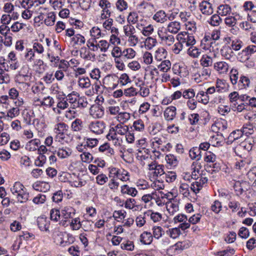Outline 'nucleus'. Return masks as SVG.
Instances as JSON below:
<instances>
[{
    "label": "nucleus",
    "mask_w": 256,
    "mask_h": 256,
    "mask_svg": "<svg viewBox=\"0 0 256 256\" xmlns=\"http://www.w3.org/2000/svg\"><path fill=\"white\" fill-rule=\"evenodd\" d=\"M80 94L78 92L72 91L71 93L68 94L66 97H64L68 104H71L72 108H76L78 106V98Z\"/></svg>",
    "instance_id": "obj_15"
},
{
    "label": "nucleus",
    "mask_w": 256,
    "mask_h": 256,
    "mask_svg": "<svg viewBox=\"0 0 256 256\" xmlns=\"http://www.w3.org/2000/svg\"><path fill=\"white\" fill-rule=\"evenodd\" d=\"M136 52L131 48H125L122 50V58L124 62L134 58L136 56Z\"/></svg>",
    "instance_id": "obj_22"
},
{
    "label": "nucleus",
    "mask_w": 256,
    "mask_h": 256,
    "mask_svg": "<svg viewBox=\"0 0 256 256\" xmlns=\"http://www.w3.org/2000/svg\"><path fill=\"white\" fill-rule=\"evenodd\" d=\"M176 115V108L171 106L168 107L164 112V117L168 121L174 120Z\"/></svg>",
    "instance_id": "obj_23"
},
{
    "label": "nucleus",
    "mask_w": 256,
    "mask_h": 256,
    "mask_svg": "<svg viewBox=\"0 0 256 256\" xmlns=\"http://www.w3.org/2000/svg\"><path fill=\"white\" fill-rule=\"evenodd\" d=\"M240 78L239 72L237 68L233 67L230 72V79L232 84L236 86Z\"/></svg>",
    "instance_id": "obj_24"
},
{
    "label": "nucleus",
    "mask_w": 256,
    "mask_h": 256,
    "mask_svg": "<svg viewBox=\"0 0 256 256\" xmlns=\"http://www.w3.org/2000/svg\"><path fill=\"white\" fill-rule=\"evenodd\" d=\"M254 127L253 126V124H246L243 126L242 128L241 129L244 134H252L254 133Z\"/></svg>",
    "instance_id": "obj_63"
},
{
    "label": "nucleus",
    "mask_w": 256,
    "mask_h": 256,
    "mask_svg": "<svg viewBox=\"0 0 256 256\" xmlns=\"http://www.w3.org/2000/svg\"><path fill=\"white\" fill-rule=\"evenodd\" d=\"M70 42L74 46H80L86 42V39L83 36L80 34H76L71 38Z\"/></svg>",
    "instance_id": "obj_33"
},
{
    "label": "nucleus",
    "mask_w": 256,
    "mask_h": 256,
    "mask_svg": "<svg viewBox=\"0 0 256 256\" xmlns=\"http://www.w3.org/2000/svg\"><path fill=\"white\" fill-rule=\"evenodd\" d=\"M153 238L158 240L164 234L163 228L159 226H154L152 228Z\"/></svg>",
    "instance_id": "obj_57"
},
{
    "label": "nucleus",
    "mask_w": 256,
    "mask_h": 256,
    "mask_svg": "<svg viewBox=\"0 0 256 256\" xmlns=\"http://www.w3.org/2000/svg\"><path fill=\"white\" fill-rule=\"evenodd\" d=\"M194 181L192 183L190 188L196 194L206 184L208 179L204 175L197 178L194 176Z\"/></svg>",
    "instance_id": "obj_4"
},
{
    "label": "nucleus",
    "mask_w": 256,
    "mask_h": 256,
    "mask_svg": "<svg viewBox=\"0 0 256 256\" xmlns=\"http://www.w3.org/2000/svg\"><path fill=\"white\" fill-rule=\"evenodd\" d=\"M72 150L68 147L59 148L57 152V155L61 158H65L72 154Z\"/></svg>",
    "instance_id": "obj_34"
},
{
    "label": "nucleus",
    "mask_w": 256,
    "mask_h": 256,
    "mask_svg": "<svg viewBox=\"0 0 256 256\" xmlns=\"http://www.w3.org/2000/svg\"><path fill=\"white\" fill-rule=\"evenodd\" d=\"M144 46L147 50H150L154 47L157 44L156 38L148 36L145 40Z\"/></svg>",
    "instance_id": "obj_52"
},
{
    "label": "nucleus",
    "mask_w": 256,
    "mask_h": 256,
    "mask_svg": "<svg viewBox=\"0 0 256 256\" xmlns=\"http://www.w3.org/2000/svg\"><path fill=\"white\" fill-rule=\"evenodd\" d=\"M116 132L118 135L124 136L128 132V126L124 125V124H118L114 126Z\"/></svg>",
    "instance_id": "obj_43"
},
{
    "label": "nucleus",
    "mask_w": 256,
    "mask_h": 256,
    "mask_svg": "<svg viewBox=\"0 0 256 256\" xmlns=\"http://www.w3.org/2000/svg\"><path fill=\"white\" fill-rule=\"evenodd\" d=\"M140 241L144 244H150L153 240V236L150 232H144L140 236Z\"/></svg>",
    "instance_id": "obj_29"
},
{
    "label": "nucleus",
    "mask_w": 256,
    "mask_h": 256,
    "mask_svg": "<svg viewBox=\"0 0 256 256\" xmlns=\"http://www.w3.org/2000/svg\"><path fill=\"white\" fill-rule=\"evenodd\" d=\"M69 224L72 230H78L82 227V224L79 217L72 218Z\"/></svg>",
    "instance_id": "obj_37"
},
{
    "label": "nucleus",
    "mask_w": 256,
    "mask_h": 256,
    "mask_svg": "<svg viewBox=\"0 0 256 256\" xmlns=\"http://www.w3.org/2000/svg\"><path fill=\"white\" fill-rule=\"evenodd\" d=\"M104 108L100 105H92L90 109V114L94 118H100L104 115Z\"/></svg>",
    "instance_id": "obj_11"
},
{
    "label": "nucleus",
    "mask_w": 256,
    "mask_h": 256,
    "mask_svg": "<svg viewBox=\"0 0 256 256\" xmlns=\"http://www.w3.org/2000/svg\"><path fill=\"white\" fill-rule=\"evenodd\" d=\"M165 160L167 164L173 167L176 166L178 164V158L172 154H167L165 157Z\"/></svg>",
    "instance_id": "obj_45"
},
{
    "label": "nucleus",
    "mask_w": 256,
    "mask_h": 256,
    "mask_svg": "<svg viewBox=\"0 0 256 256\" xmlns=\"http://www.w3.org/2000/svg\"><path fill=\"white\" fill-rule=\"evenodd\" d=\"M158 34L162 44L166 46H172L174 44L175 40L174 36L168 34L162 28L158 30Z\"/></svg>",
    "instance_id": "obj_6"
},
{
    "label": "nucleus",
    "mask_w": 256,
    "mask_h": 256,
    "mask_svg": "<svg viewBox=\"0 0 256 256\" xmlns=\"http://www.w3.org/2000/svg\"><path fill=\"white\" fill-rule=\"evenodd\" d=\"M10 81V75L6 71L0 70V84H8Z\"/></svg>",
    "instance_id": "obj_64"
},
{
    "label": "nucleus",
    "mask_w": 256,
    "mask_h": 256,
    "mask_svg": "<svg viewBox=\"0 0 256 256\" xmlns=\"http://www.w3.org/2000/svg\"><path fill=\"white\" fill-rule=\"evenodd\" d=\"M180 228H179V227L170 228L166 230V234L168 236L173 239L176 238L181 234Z\"/></svg>",
    "instance_id": "obj_51"
},
{
    "label": "nucleus",
    "mask_w": 256,
    "mask_h": 256,
    "mask_svg": "<svg viewBox=\"0 0 256 256\" xmlns=\"http://www.w3.org/2000/svg\"><path fill=\"white\" fill-rule=\"evenodd\" d=\"M20 108L14 106L12 108H10L7 111V116L9 117L10 120H12L18 116L20 114Z\"/></svg>",
    "instance_id": "obj_59"
},
{
    "label": "nucleus",
    "mask_w": 256,
    "mask_h": 256,
    "mask_svg": "<svg viewBox=\"0 0 256 256\" xmlns=\"http://www.w3.org/2000/svg\"><path fill=\"white\" fill-rule=\"evenodd\" d=\"M130 118V114L127 112H120L116 116V120L119 124H124L128 122Z\"/></svg>",
    "instance_id": "obj_39"
},
{
    "label": "nucleus",
    "mask_w": 256,
    "mask_h": 256,
    "mask_svg": "<svg viewBox=\"0 0 256 256\" xmlns=\"http://www.w3.org/2000/svg\"><path fill=\"white\" fill-rule=\"evenodd\" d=\"M60 213L63 219L72 218L76 214V210L72 206H66L62 208Z\"/></svg>",
    "instance_id": "obj_14"
},
{
    "label": "nucleus",
    "mask_w": 256,
    "mask_h": 256,
    "mask_svg": "<svg viewBox=\"0 0 256 256\" xmlns=\"http://www.w3.org/2000/svg\"><path fill=\"white\" fill-rule=\"evenodd\" d=\"M181 24L179 22L173 21L169 22L164 31L172 34H177L180 30Z\"/></svg>",
    "instance_id": "obj_16"
},
{
    "label": "nucleus",
    "mask_w": 256,
    "mask_h": 256,
    "mask_svg": "<svg viewBox=\"0 0 256 256\" xmlns=\"http://www.w3.org/2000/svg\"><path fill=\"white\" fill-rule=\"evenodd\" d=\"M171 68V62L169 60H162L158 66V68L162 72H168Z\"/></svg>",
    "instance_id": "obj_44"
},
{
    "label": "nucleus",
    "mask_w": 256,
    "mask_h": 256,
    "mask_svg": "<svg viewBox=\"0 0 256 256\" xmlns=\"http://www.w3.org/2000/svg\"><path fill=\"white\" fill-rule=\"evenodd\" d=\"M104 87L108 90H114L119 84L118 77L114 74H108L103 80Z\"/></svg>",
    "instance_id": "obj_3"
},
{
    "label": "nucleus",
    "mask_w": 256,
    "mask_h": 256,
    "mask_svg": "<svg viewBox=\"0 0 256 256\" xmlns=\"http://www.w3.org/2000/svg\"><path fill=\"white\" fill-rule=\"evenodd\" d=\"M90 34L92 38L91 39H94V40L100 38L102 36L101 30L98 27L96 26L90 30Z\"/></svg>",
    "instance_id": "obj_61"
},
{
    "label": "nucleus",
    "mask_w": 256,
    "mask_h": 256,
    "mask_svg": "<svg viewBox=\"0 0 256 256\" xmlns=\"http://www.w3.org/2000/svg\"><path fill=\"white\" fill-rule=\"evenodd\" d=\"M78 86L82 88H88L91 85L90 80L88 77H82L78 78Z\"/></svg>",
    "instance_id": "obj_46"
},
{
    "label": "nucleus",
    "mask_w": 256,
    "mask_h": 256,
    "mask_svg": "<svg viewBox=\"0 0 256 256\" xmlns=\"http://www.w3.org/2000/svg\"><path fill=\"white\" fill-rule=\"evenodd\" d=\"M218 13L221 16H227L232 13V8L228 4H221L218 8Z\"/></svg>",
    "instance_id": "obj_31"
},
{
    "label": "nucleus",
    "mask_w": 256,
    "mask_h": 256,
    "mask_svg": "<svg viewBox=\"0 0 256 256\" xmlns=\"http://www.w3.org/2000/svg\"><path fill=\"white\" fill-rule=\"evenodd\" d=\"M167 56V52L162 47L158 48L154 52V57L157 60H162Z\"/></svg>",
    "instance_id": "obj_41"
},
{
    "label": "nucleus",
    "mask_w": 256,
    "mask_h": 256,
    "mask_svg": "<svg viewBox=\"0 0 256 256\" xmlns=\"http://www.w3.org/2000/svg\"><path fill=\"white\" fill-rule=\"evenodd\" d=\"M250 84L251 82L250 78L246 76L241 74L236 86L238 90H244L250 88Z\"/></svg>",
    "instance_id": "obj_12"
},
{
    "label": "nucleus",
    "mask_w": 256,
    "mask_h": 256,
    "mask_svg": "<svg viewBox=\"0 0 256 256\" xmlns=\"http://www.w3.org/2000/svg\"><path fill=\"white\" fill-rule=\"evenodd\" d=\"M120 192L123 194H127L132 197H135L138 193L136 188L128 184H124L121 186Z\"/></svg>",
    "instance_id": "obj_21"
},
{
    "label": "nucleus",
    "mask_w": 256,
    "mask_h": 256,
    "mask_svg": "<svg viewBox=\"0 0 256 256\" xmlns=\"http://www.w3.org/2000/svg\"><path fill=\"white\" fill-rule=\"evenodd\" d=\"M230 66L225 61H218L214 63V70L220 74H226L229 70Z\"/></svg>",
    "instance_id": "obj_9"
},
{
    "label": "nucleus",
    "mask_w": 256,
    "mask_h": 256,
    "mask_svg": "<svg viewBox=\"0 0 256 256\" xmlns=\"http://www.w3.org/2000/svg\"><path fill=\"white\" fill-rule=\"evenodd\" d=\"M187 54L193 58H198L201 54V50L196 46H192L188 48Z\"/></svg>",
    "instance_id": "obj_50"
},
{
    "label": "nucleus",
    "mask_w": 256,
    "mask_h": 256,
    "mask_svg": "<svg viewBox=\"0 0 256 256\" xmlns=\"http://www.w3.org/2000/svg\"><path fill=\"white\" fill-rule=\"evenodd\" d=\"M228 127L227 122L224 120L218 121L212 126V130L216 133L223 134L222 132L226 130Z\"/></svg>",
    "instance_id": "obj_13"
},
{
    "label": "nucleus",
    "mask_w": 256,
    "mask_h": 256,
    "mask_svg": "<svg viewBox=\"0 0 256 256\" xmlns=\"http://www.w3.org/2000/svg\"><path fill=\"white\" fill-rule=\"evenodd\" d=\"M38 226L42 231H48L50 226V222L46 218L38 217L37 219Z\"/></svg>",
    "instance_id": "obj_26"
},
{
    "label": "nucleus",
    "mask_w": 256,
    "mask_h": 256,
    "mask_svg": "<svg viewBox=\"0 0 256 256\" xmlns=\"http://www.w3.org/2000/svg\"><path fill=\"white\" fill-rule=\"evenodd\" d=\"M196 96L195 91L192 88L185 89L182 90V97L185 99L192 100Z\"/></svg>",
    "instance_id": "obj_53"
},
{
    "label": "nucleus",
    "mask_w": 256,
    "mask_h": 256,
    "mask_svg": "<svg viewBox=\"0 0 256 256\" xmlns=\"http://www.w3.org/2000/svg\"><path fill=\"white\" fill-rule=\"evenodd\" d=\"M196 98L198 102L206 104L209 102V96L206 92L203 90L199 91L196 96Z\"/></svg>",
    "instance_id": "obj_32"
},
{
    "label": "nucleus",
    "mask_w": 256,
    "mask_h": 256,
    "mask_svg": "<svg viewBox=\"0 0 256 256\" xmlns=\"http://www.w3.org/2000/svg\"><path fill=\"white\" fill-rule=\"evenodd\" d=\"M16 196L18 200L20 203L27 202L30 197L29 193L27 192V190L25 187L22 188Z\"/></svg>",
    "instance_id": "obj_30"
},
{
    "label": "nucleus",
    "mask_w": 256,
    "mask_h": 256,
    "mask_svg": "<svg viewBox=\"0 0 256 256\" xmlns=\"http://www.w3.org/2000/svg\"><path fill=\"white\" fill-rule=\"evenodd\" d=\"M177 40L180 42L182 44H186L187 46H194L196 41L193 36L190 35L186 32H180L177 35Z\"/></svg>",
    "instance_id": "obj_7"
},
{
    "label": "nucleus",
    "mask_w": 256,
    "mask_h": 256,
    "mask_svg": "<svg viewBox=\"0 0 256 256\" xmlns=\"http://www.w3.org/2000/svg\"><path fill=\"white\" fill-rule=\"evenodd\" d=\"M68 126L64 122H60L54 126V130L57 134L63 135L68 130Z\"/></svg>",
    "instance_id": "obj_35"
},
{
    "label": "nucleus",
    "mask_w": 256,
    "mask_h": 256,
    "mask_svg": "<svg viewBox=\"0 0 256 256\" xmlns=\"http://www.w3.org/2000/svg\"><path fill=\"white\" fill-rule=\"evenodd\" d=\"M189 155L192 159H196V160H198L201 158V151L200 148L194 147L190 150Z\"/></svg>",
    "instance_id": "obj_47"
},
{
    "label": "nucleus",
    "mask_w": 256,
    "mask_h": 256,
    "mask_svg": "<svg viewBox=\"0 0 256 256\" xmlns=\"http://www.w3.org/2000/svg\"><path fill=\"white\" fill-rule=\"evenodd\" d=\"M50 219L54 222L60 221L62 218L60 210L53 208L50 212Z\"/></svg>",
    "instance_id": "obj_60"
},
{
    "label": "nucleus",
    "mask_w": 256,
    "mask_h": 256,
    "mask_svg": "<svg viewBox=\"0 0 256 256\" xmlns=\"http://www.w3.org/2000/svg\"><path fill=\"white\" fill-rule=\"evenodd\" d=\"M56 21V14L53 12H48L44 20V24L47 26H52Z\"/></svg>",
    "instance_id": "obj_54"
},
{
    "label": "nucleus",
    "mask_w": 256,
    "mask_h": 256,
    "mask_svg": "<svg viewBox=\"0 0 256 256\" xmlns=\"http://www.w3.org/2000/svg\"><path fill=\"white\" fill-rule=\"evenodd\" d=\"M40 144V141L39 139H33L26 143V148L28 151L34 152L38 150Z\"/></svg>",
    "instance_id": "obj_25"
},
{
    "label": "nucleus",
    "mask_w": 256,
    "mask_h": 256,
    "mask_svg": "<svg viewBox=\"0 0 256 256\" xmlns=\"http://www.w3.org/2000/svg\"><path fill=\"white\" fill-rule=\"evenodd\" d=\"M179 192L184 197L188 198L190 196V186L185 182H182L179 187Z\"/></svg>",
    "instance_id": "obj_40"
},
{
    "label": "nucleus",
    "mask_w": 256,
    "mask_h": 256,
    "mask_svg": "<svg viewBox=\"0 0 256 256\" xmlns=\"http://www.w3.org/2000/svg\"><path fill=\"white\" fill-rule=\"evenodd\" d=\"M69 104L66 100L65 98H59L56 104V108H54L52 110L54 112L58 114L62 113L61 110H64L68 108Z\"/></svg>",
    "instance_id": "obj_17"
},
{
    "label": "nucleus",
    "mask_w": 256,
    "mask_h": 256,
    "mask_svg": "<svg viewBox=\"0 0 256 256\" xmlns=\"http://www.w3.org/2000/svg\"><path fill=\"white\" fill-rule=\"evenodd\" d=\"M98 150L100 152H105L108 156H111L114 153V149L111 148L108 143H104L100 146Z\"/></svg>",
    "instance_id": "obj_42"
},
{
    "label": "nucleus",
    "mask_w": 256,
    "mask_h": 256,
    "mask_svg": "<svg viewBox=\"0 0 256 256\" xmlns=\"http://www.w3.org/2000/svg\"><path fill=\"white\" fill-rule=\"evenodd\" d=\"M198 8L203 14L206 16H210L214 12L212 4L206 0H202L199 3Z\"/></svg>",
    "instance_id": "obj_8"
},
{
    "label": "nucleus",
    "mask_w": 256,
    "mask_h": 256,
    "mask_svg": "<svg viewBox=\"0 0 256 256\" xmlns=\"http://www.w3.org/2000/svg\"><path fill=\"white\" fill-rule=\"evenodd\" d=\"M224 137L223 134H219L217 133L216 135L212 136L210 138V142L212 146L215 147L222 146L224 143Z\"/></svg>",
    "instance_id": "obj_20"
},
{
    "label": "nucleus",
    "mask_w": 256,
    "mask_h": 256,
    "mask_svg": "<svg viewBox=\"0 0 256 256\" xmlns=\"http://www.w3.org/2000/svg\"><path fill=\"white\" fill-rule=\"evenodd\" d=\"M152 18L157 22L162 24L167 20L166 14L164 10H160L154 14Z\"/></svg>",
    "instance_id": "obj_28"
},
{
    "label": "nucleus",
    "mask_w": 256,
    "mask_h": 256,
    "mask_svg": "<svg viewBox=\"0 0 256 256\" xmlns=\"http://www.w3.org/2000/svg\"><path fill=\"white\" fill-rule=\"evenodd\" d=\"M143 158L146 161L144 162V164H147L148 170L151 171V174H152L158 164L155 161L152 160L151 156H144Z\"/></svg>",
    "instance_id": "obj_27"
},
{
    "label": "nucleus",
    "mask_w": 256,
    "mask_h": 256,
    "mask_svg": "<svg viewBox=\"0 0 256 256\" xmlns=\"http://www.w3.org/2000/svg\"><path fill=\"white\" fill-rule=\"evenodd\" d=\"M174 223L181 222L178 227L183 230L190 227V224L188 222V218L184 214H179L177 215L174 218Z\"/></svg>",
    "instance_id": "obj_10"
},
{
    "label": "nucleus",
    "mask_w": 256,
    "mask_h": 256,
    "mask_svg": "<svg viewBox=\"0 0 256 256\" xmlns=\"http://www.w3.org/2000/svg\"><path fill=\"white\" fill-rule=\"evenodd\" d=\"M200 64L203 67H208L212 65V58L208 55H204L200 60Z\"/></svg>",
    "instance_id": "obj_56"
},
{
    "label": "nucleus",
    "mask_w": 256,
    "mask_h": 256,
    "mask_svg": "<svg viewBox=\"0 0 256 256\" xmlns=\"http://www.w3.org/2000/svg\"><path fill=\"white\" fill-rule=\"evenodd\" d=\"M106 124L102 120H94L88 124V130L96 135H100L104 133L106 129Z\"/></svg>",
    "instance_id": "obj_2"
},
{
    "label": "nucleus",
    "mask_w": 256,
    "mask_h": 256,
    "mask_svg": "<svg viewBox=\"0 0 256 256\" xmlns=\"http://www.w3.org/2000/svg\"><path fill=\"white\" fill-rule=\"evenodd\" d=\"M202 167V164L198 160L194 162L190 166V170H192V176H196L197 174H199Z\"/></svg>",
    "instance_id": "obj_55"
},
{
    "label": "nucleus",
    "mask_w": 256,
    "mask_h": 256,
    "mask_svg": "<svg viewBox=\"0 0 256 256\" xmlns=\"http://www.w3.org/2000/svg\"><path fill=\"white\" fill-rule=\"evenodd\" d=\"M214 45L216 46V44L212 41L209 35H206L201 40V46L204 50H209L210 51L213 50Z\"/></svg>",
    "instance_id": "obj_18"
},
{
    "label": "nucleus",
    "mask_w": 256,
    "mask_h": 256,
    "mask_svg": "<svg viewBox=\"0 0 256 256\" xmlns=\"http://www.w3.org/2000/svg\"><path fill=\"white\" fill-rule=\"evenodd\" d=\"M24 60L28 63H33L34 66H41L44 62L40 59H36V55L32 48H26L24 56Z\"/></svg>",
    "instance_id": "obj_5"
},
{
    "label": "nucleus",
    "mask_w": 256,
    "mask_h": 256,
    "mask_svg": "<svg viewBox=\"0 0 256 256\" xmlns=\"http://www.w3.org/2000/svg\"><path fill=\"white\" fill-rule=\"evenodd\" d=\"M244 134L242 130H236L230 133L228 137V142L232 143L234 140L242 138Z\"/></svg>",
    "instance_id": "obj_36"
},
{
    "label": "nucleus",
    "mask_w": 256,
    "mask_h": 256,
    "mask_svg": "<svg viewBox=\"0 0 256 256\" xmlns=\"http://www.w3.org/2000/svg\"><path fill=\"white\" fill-rule=\"evenodd\" d=\"M228 84L224 80L218 78L216 80V92H220L226 91L228 88Z\"/></svg>",
    "instance_id": "obj_38"
},
{
    "label": "nucleus",
    "mask_w": 256,
    "mask_h": 256,
    "mask_svg": "<svg viewBox=\"0 0 256 256\" xmlns=\"http://www.w3.org/2000/svg\"><path fill=\"white\" fill-rule=\"evenodd\" d=\"M145 214L150 216V219L154 222H160L162 218V214L158 212H153L152 210H148L146 212Z\"/></svg>",
    "instance_id": "obj_49"
},
{
    "label": "nucleus",
    "mask_w": 256,
    "mask_h": 256,
    "mask_svg": "<svg viewBox=\"0 0 256 256\" xmlns=\"http://www.w3.org/2000/svg\"><path fill=\"white\" fill-rule=\"evenodd\" d=\"M80 52V57L84 60H91L96 58V56L90 54L85 47L82 48Z\"/></svg>",
    "instance_id": "obj_48"
},
{
    "label": "nucleus",
    "mask_w": 256,
    "mask_h": 256,
    "mask_svg": "<svg viewBox=\"0 0 256 256\" xmlns=\"http://www.w3.org/2000/svg\"><path fill=\"white\" fill-rule=\"evenodd\" d=\"M109 176L113 178H116L122 182L130 180L129 172L124 168L112 167L109 168Z\"/></svg>",
    "instance_id": "obj_1"
},
{
    "label": "nucleus",
    "mask_w": 256,
    "mask_h": 256,
    "mask_svg": "<svg viewBox=\"0 0 256 256\" xmlns=\"http://www.w3.org/2000/svg\"><path fill=\"white\" fill-rule=\"evenodd\" d=\"M32 187L37 191L46 192L50 190V185L46 182L37 181L32 184Z\"/></svg>",
    "instance_id": "obj_19"
},
{
    "label": "nucleus",
    "mask_w": 256,
    "mask_h": 256,
    "mask_svg": "<svg viewBox=\"0 0 256 256\" xmlns=\"http://www.w3.org/2000/svg\"><path fill=\"white\" fill-rule=\"evenodd\" d=\"M123 205H124V208L126 209L133 210L136 207V200L134 198H128L122 203V206Z\"/></svg>",
    "instance_id": "obj_58"
},
{
    "label": "nucleus",
    "mask_w": 256,
    "mask_h": 256,
    "mask_svg": "<svg viewBox=\"0 0 256 256\" xmlns=\"http://www.w3.org/2000/svg\"><path fill=\"white\" fill-rule=\"evenodd\" d=\"M54 99L50 96H48L44 98L42 100V102H40V104H38V106H44L48 107H51L53 106L54 104Z\"/></svg>",
    "instance_id": "obj_62"
}]
</instances>
